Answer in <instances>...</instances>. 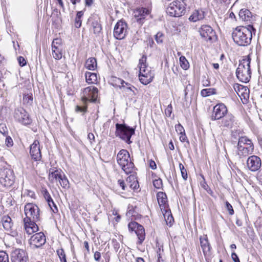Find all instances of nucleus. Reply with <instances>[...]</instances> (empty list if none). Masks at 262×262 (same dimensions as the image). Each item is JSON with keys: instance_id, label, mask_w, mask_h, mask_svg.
I'll return each instance as SVG.
<instances>
[{"instance_id": "obj_1", "label": "nucleus", "mask_w": 262, "mask_h": 262, "mask_svg": "<svg viewBox=\"0 0 262 262\" xmlns=\"http://www.w3.org/2000/svg\"><path fill=\"white\" fill-rule=\"evenodd\" d=\"M26 216L24 219V228L28 234L38 231V227L36 222L40 221V210L38 207L32 203L27 204L24 208Z\"/></svg>"}, {"instance_id": "obj_2", "label": "nucleus", "mask_w": 262, "mask_h": 262, "mask_svg": "<svg viewBox=\"0 0 262 262\" xmlns=\"http://www.w3.org/2000/svg\"><path fill=\"white\" fill-rule=\"evenodd\" d=\"M256 29L253 25L246 27L239 26L235 28L232 33L234 42L239 46H247L250 44L253 35H255Z\"/></svg>"}, {"instance_id": "obj_3", "label": "nucleus", "mask_w": 262, "mask_h": 262, "mask_svg": "<svg viewBox=\"0 0 262 262\" xmlns=\"http://www.w3.org/2000/svg\"><path fill=\"white\" fill-rule=\"evenodd\" d=\"M250 61L251 59L249 57H245L239 61V64L236 69V77L242 82L247 83L251 79Z\"/></svg>"}, {"instance_id": "obj_4", "label": "nucleus", "mask_w": 262, "mask_h": 262, "mask_svg": "<svg viewBox=\"0 0 262 262\" xmlns=\"http://www.w3.org/2000/svg\"><path fill=\"white\" fill-rule=\"evenodd\" d=\"M147 57L143 55L139 60L138 68H139V79L140 81L143 84L146 85L152 80L154 74L151 70L147 68Z\"/></svg>"}, {"instance_id": "obj_5", "label": "nucleus", "mask_w": 262, "mask_h": 262, "mask_svg": "<svg viewBox=\"0 0 262 262\" xmlns=\"http://www.w3.org/2000/svg\"><path fill=\"white\" fill-rule=\"evenodd\" d=\"M15 180V176L12 169L7 167L0 169V184L4 187L12 186Z\"/></svg>"}, {"instance_id": "obj_6", "label": "nucleus", "mask_w": 262, "mask_h": 262, "mask_svg": "<svg viewBox=\"0 0 262 262\" xmlns=\"http://www.w3.org/2000/svg\"><path fill=\"white\" fill-rule=\"evenodd\" d=\"M117 162L122 170L126 173H131V158L129 152L125 149L121 150L117 155Z\"/></svg>"}, {"instance_id": "obj_7", "label": "nucleus", "mask_w": 262, "mask_h": 262, "mask_svg": "<svg viewBox=\"0 0 262 262\" xmlns=\"http://www.w3.org/2000/svg\"><path fill=\"white\" fill-rule=\"evenodd\" d=\"M98 90L93 86H89L83 90L81 96V101L84 104L88 102H95L98 97Z\"/></svg>"}, {"instance_id": "obj_8", "label": "nucleus", "mask_w": 262, "mask_h": 262, "mask_svg": "<svg viewBox=\"0 0 262 262\" xmlns=\"http://www.w3.org/2000/svg\"><path fill=\"white\" fill-rule=\"evenodd\" d=\"M185 11L184 5L179 1H173L171 3L167 8V13L170 16L179 17L182 16Z\"/></svg>"}, {"instance_id": "obj_9", "label": "nucleus", "mask_w": 262, "mask_h": 262, "mask_svg": "<svg viewBox=\"0 0 262 262\" xmlns=\"http://www.w3.org/2000/svg\"><path fill=\"white\" fill-rule=\"evenodd\" d=\"M116 135L126 142L129 144L131 142V128L125 124L117 123L116 124Z\"/></svg>"}, {"instance_id": "obj_10", "label": "nucleus", "mask_w": 262, "mask_h": 262, "mask_svg": "<svg viewBox=\"0 0 262 262\" xmlns=\"http://www.w3.org/2000/svg\"><path fill=\"white\" fill-rule=\"evenodd\" d=\"M14 117L17 121L24 125H29L32 121L28 113L22 107L15 110Z\"/></svg>"}, {"instance_id": "obj_11", "label": "nucleus", "mask_w": 262, "mask_h": 262, "mask_svg": "<svg viewBox=\"0 0 262 262\" xmlns=\"http://www.w3.org/2000/svg\"><path fill=\"white\" fill-rule=\"evenodd\" d=\"M151 10V8L135 7L133 14L136 21L140 25H142L146 16L150 13Z\"/></svg>"}, {"instance_id": "obj_12", "label": "nucleus", "mask_w": 262, "mask_h": 262, "mask_svg": "<svg viewBox=\"0 0 262 262\" xmlns=\"http://www.w3.org/2000/svg\"><path fill=\"white\" fill-rule=\"evenodd\" d=\"M228 113V110L223 103H219L213 107L211 119L212 120H219L223 118Z\"/></svg>"}, {"instance_id": "obj_13", "label": "nucleus", "mask_w": 262, "mask_h": 262, "mask_svg": "<svg viewBox=\"0 0 262 262\" xmlns=\"http://www.w3.org/2000/svg\"><path fill=\"white\" fill-rule=\"evenodd\" d=\"M127 25L122 21H118L115 25L114 29V36L118 39L124 38L126 33Z\"/></svg>"}, {"instance_id": "obj_14", "label": "nucleus", "mask_w": 262, "mask_h": 262, "mask_svg": "<svg viewBox=\"0 0 262 262\" xmlns=\"http://www.w3.org/2000/svg\"><path fill=\"white\" fill-rule=\"evenodd\" d=\"M46 242V236L42 232L33 235L30 239V245L35 248L40 247Z\"/></svg>"}, {"instance_id": "obj_15", "label": "nucleus", "mask_w": 262, "mask_h": 262, "mask_svg": "<svg viewBox=\"0 0 262 262\" xmlns=\"http://www.w3.org/2000/svg\"><path fill=\"white\" fill-rule=\"evenodd\" d=\"M247 165L250 170L251 171H256L258 170L261 166V159L256 156H251L248 158Z\"/></svg>"}, {"instance_id": "obj_16", "label": "nucleus", "mask_w": 262, "mask_h": 262, "mask_svg": "<svg viewBox=\"0 0 262 262\" xmlns=\"http://www.w3.org/2000/svg\"><path fill=\"white\" fill-rule=\"evenodd\" d=\"M30 154L32 158L35 161H40L41 159V154L39 142L38 140H34L30 147Z\"/></svg>"}, {"instance_id": "obj_17", "label": "nucleus", "mask_w": 262, "mask_h": 262, "mask_svg": "<svg viewBox=\"0 0 262 262\" xmlns=\"http://www.w3.org/2000/svg\"><path fill=\"white\" fill-rule=\"evenodd\" d=\"M200 34L205 40H211L215 36V32L209 25H202L199 29Z\"/></svg>"}, {"instance_id": "obj_18", "label": "nucleus", "mask_w": 262, "mask_h": 262, "mask_svg": "<svg viewBox=\"0 0 262 262\" xmlns=\"http://www.w3.org/2000/svg\"><path fill=\"white\" fill-rule=\"evenodd\" d=\"M11 259L12 262H27V254L22 249H16L12 253Z\"/></svg>"}, {"instance_id": "obj_19", "label": "nucleus", "mask_w": 262, "mask_h": 262, "mask_svg": "<svg viewBox=\"0 0 262 262\" xmlns=\"http://www.w3.org/2000/svg\"><path fill=\"white\" fill-rule=\"evenodd\" d=\"M134 231L141 244L145 239V230L144 227L136 222L132 221V232Z\"/></svg>"}, {"instance_id": "obj_20", "label": "nucleus", "mask_w": 262, "mask_h": 262, "mask_svg": "<svg viewBox=\"0 0 262 262\" xmlns=\"http://www.w3.org/2000/svg\"><path fill=\"white\" fill-rule=\"evenodd\" d=\"M238 149V155L240 157H246L253 153L254 150V145L252 142H249L248 145L241 147V148Z\"/></svg>"}, {"instance_id": "obj_21", "label": "nucleus", "mask_w": 262, "mask_h": 262, "mask_svg": "<svg viewBox=\"0 0 262 262\" xmlns=\"http://www.w3.org/2000/svg\"><path fill=\"white\" fill-rule=\"evenodd\" d=\"M63 174L61 169H58L56 168H50L49 170V179L53 183L55 181L57 182L59 179H61V177Z\"/></svg>"}, {"instance_id": "obj_22", "label": "nucleus", "mask_w": 262, "mask_h": 262, "mask_svg": "<svg viewBox=\"0 0 262 262\" xmlns=\"http://www.w3.org/2000/svg\"><path fill=\"white\" fill-rule=\"evenodd\" d=\"M205 13L202 9H197L193 11L189 17V20L193 23L201 21L205 18Z\"/></svg>"}, {"instance_id": "obj_23", "label": "nucleus", "mask_w": 262, "mask_h": 262, "mask_svg": "<svg viewBox=\"0 0 262 262\" xmlns=\"http://www.w3.org/2000/svg\"><path fill=\"white\" fill-rule=\"evenodd\" d=\"M234 122V117L231 114H227L222 118V126L228 128L232 127Z\"/></svg>"}, {"instance_id": "obj_24", "label": "nucleus", "mask_w": 262, "mask_h": 262, "mask_svg": "<svg viewBox=\"0 0 262 262\" xmlns=\"http://www.w3.org/2000/svg\"><path fill=\"white\" fill-rule=\"evenodd\" d=\"M200 244L204 255H206L210 251V245L208 242L207 235L200 237Z\"/></svg>"}, {"instance_id": "obj_25", "label": "nucleus", "mask_w": 262, "mask_h": 262, "mask_svg": "<svg viewBox=\"0 0 262 262\" xmlns=\"http://www.w3.org/2000/svg\"><path fill=\"white\" fill-rule=\"evenodd\" d=\"M239 17L243 21H251L252 15L251 12L247 9H242L239 12Z\"/></svg>"}, {"instance_id": "obj_26", "label": "nucleus", "mask_w": 262, "mask_h": 262, "mask_svg": "<svg viewBox=\"0 0 262 262\" xmlns=\"http://www.w3.org/2000/svg\"><path fill=\"white\" fill-rule=\"evenodd\" d=\"M43 195L45 199L48 202V203L51 209L52 210L53 212L54 213L57 212L58 211L57 207L53 201L50 193L47 190L45 191Z\"/></svg>"}, {"instance_id": "obj_27", "label": "nucleus", "mask_w": 262, "mask_h": 262, "mask_svg": "<svg viewBox=\"0 0 262 262\" xmlns=\"http://www.w3.org/2000/svg\"><path fill=\"white\" fill-rule=\"evenodd\" d=\"M2 222L3 227L6 230L9 231L11 229L13 223L11 218L8 215L3 216Z\"/></svg>"}, {"instance_id": "obj_28", "label": "nucleus", "mask_w": 262, "mask_h": 262, "mask_svg": "<svg viewBox=\"0 0 262 262\" xmlns=\"http://www.w3.org/2000/svg\"><path fill=\"white\" fill-rule=\"evenodd\" d=\"M85 78L86 82L88 84H94L96 83L97 82V76L96 73L86 72L85 73Z\"/></svg>"}, {"instance_id": "obj_29", "label": "nucleus", "mask_w": 262, "mask_h": 262, "mask_svg": "<svg viewBox=\"0 0 262 262\" xmlns=\"http://www.w3.org/2000/svg\"><path fill=\"white\" fill-rule=\"evenodd\" d=\"M134 6L151 8V2L150 0H135Z\"/></svg>"}, {"instance_id": "obj_30", "label": "nucleus", "mask_w": 262, "mask_h": 262, "mask_svg": "<svg viewBox=\"0 0 262 262\" xmlns=\"http://www.w3.org/2000/svg\"><path fill=\"white\" fill-rule=\"evenodd\" d=\"M85 67L90 70H95L97 67V61L94 57L89 58L85 63Z\"/></svg>"}, {"instance_id": "obj_31", "label": "nucleus", "mask_w": 262, "mask_h": 262, "mask_svg": "<svg viewBox=\"0 0 262 262\" xmlns=\"http://www.w3.org/2000/svg\"><path fill=\"white\" fill-rule=\"evenodd\" d=\"M92 30L96 36L100 35L102 30V26L98 20H94L92 23Z\"/></svg>"}, {"instance_id": "obj_32", "label": "nucleus", "mask_w": 262, "mask_h": 262, "mask_svg": "<svg viewBox=\"0 0 262 262\" xmlns=\"http://www.w3.org/2000/svg\"><path fill=\"white\" fill-rule=\"evenodd\" d=\"M52 54L53 58L56 60H59L62 58V48H52Z\"/></svg>"}, {"instance_id": "obj_33", "label": "nucleus", "mask_w": 262, "mask_h": 262, "mask_svg": "<svg viewBox=\"0 0 262 262\" xmlns=\"http://www.w3.org/2000/svg\"><path fill=\"white\" fill-rule=\"evenodd\" d=\"M157 198L158 203L160 206L164 205L167 202V196L164 192H159L157 194Z\"/></svg>"}, {"instance_id": "obj_34", "label": "nucleus", "mask_w": 262, "mask_h": 262, "mask_svg": "<svg viewBox=\"0 0 262 262\" xmlns=\"http://www.w3.org/2000/svg\"><path fill=\"white\" fill-rule=\"evenodd\" d=\"M252 141L248 139L246 137H241L239 138L238 144H237V148H241L242 146L244 145H248L249 142H251Z\"/></svg>"}, {"instance_id": "obj_35", "label": "nucleus", "mask_w": 262, "mask_h": 262, "mask_svg": "<svg viewBox=\"0 0 262 262\" xmlns=\"http://www.w3.org/2000/svg\"><path fill=\"white\" fill-rule=\"evenodd\" d=\"M164 218L165 220V221L166 222V224L169 225L170 227L171 226V225L173 224V222L174 221L173 218L172 216V214L170 212L166 211L165 213L164 214Z\"/></svg>"}, {"instance_id": "obj_36", "label": "nucleus", "mask_w": 262, "mask_h": 262, "mask_svg": "<svg viewBox=\"0 0 262 262\" xmlns=\"http://www.w3.org/2000/svg\"><path fill=\"white\" fill-rule=\"evenodd\" d=\"M58 182L63 188H67L69 187V181L64 174L61 177V179H59Z\"/></svg>"}, {"instance_id": "obj_37", "label": "nucleus", "mask_w": 262, "mask_h": 262, "mask_svg": "<svg viewBox=\"0 0 262 262\" xmlns=\"http://www.w3.org/2000/svg\"><path fill=\"white\" fill-rule=\"evenodd\" d=\"M180 63L181 67L184 70H187L189 67V62L186 58L183 56L180 57Z\"/></svg>"}, {"instance_id": "obj_38", "label": "nucleus", "mask_w": 262, "mask_h": 262, "mask_svg": "<svg viewBox=\"0 0 262 262\" xmlns=\"http://www.w3.org/2000/svg\"><path fill=\"white\" fill-rule=\"evenodd\" d=\"M56 252L61 262H67L66 253L62 248L57 250Z\"/></svg>"}, {"instance_id": "obj_39", "label": "nucleus", "mask_w": 262, "mask_h": 262, "mask_svg": "<svg viewBox=\"0 0 262 262\" xmlns=\"http://www.w3.org/2000/svg\"><path fill=\"white\" fill-rule=\"evenodd\" d=\"M179 168L181 170V173L183 179L184 180H186L188 178L186 169L184 167V165L181 163H179Z\"/></svg>"}, {"instance_id": "obj_40", "label": "nucleus", "mask_w": 262, "mask_h": 262, "mask_svg": "<svg viewBox=\"0 0 262 262\" xmlns=\"http://www.w3.org/2000/svg\"><path fill=\"white\" fill-rule=\"evenodd\" d=\"M62 48V40L60 38H56L54 39L52 42V48Z\"/></svg>"}, {"instance_id": "obj_41", "label": "nucleus", "mask_w": 262, "mask_h": 262, "mask_svg": "<svg viewBox=\"0 0 262 262\" xmlns=\"http://www.w3.org/2000/svg\"><path fill=\"white\" fill-rule=\"evenodd\" d=\"M0 262H9L8 255L4 251H0Z\"/></svg>"}, {"instance_id": "obj_42", "label": "nucleus", "mask_w": 262, "mask_h": 262, "mask_svg": "<svg viewBox=\"0 0 262 262\" xmlns=\"http://www.w3.org/2000/svg\"><path fill=\"white\" fill-rule=\"evenodd\" d=\"M82 106H80L79 105H76L75 107V111L76 112H82L83 113H85L87 112L88 106H87V103L84 104L82 102Z\"/></svg>"}, {"instance_id": "obj_43", "label": "nucleus", "mask_w": 262, "mask_h": 262, "mask_svg": "<svg viewBox=\"0 0 262 262\" xmlns=\"http://www.w3.org/2000/svg\"><path fill=\"white\" fill-rule=\"evenodd\" d=\"M213 94V90L211 89H203L201 92V95L203 97H207Z\"/></svg>"}, {"instance_id": "obj_44", "label": "nucleus", "mask_w": 262, "mask_h": 262, "mask_svg": "<svg viewBox=\"0 0 262 262\" xmlns=\"http://www.w3.org/2000/svg\"><path fill=\"white\" fill-rule=\"evenodd\" d=\"M0 133L4 136H6L8 134V128L5 123L0 124Z\"/></svg>"}, {"instance_id": "obj_45", "label": "nucleus", "mask_w": 262, "mask_h": 262, "mask_svg": "<svg viewBox=\"0 0 262 262\" xmlns=\"http://www.w3.org/2000/svg\"><path fill=\"white\" fill-rule=\"evenodd\" d=\"M164 35L162 33L159 32L155 35V40L158 43H162L163 41Z\"/></svg>"}, {"instance_id": "obj_46", "label": "nucleus", "mask_w": 262, "mask_h": 262, "mask_svg": "<svg viewBox=\"0 0 262 262\" xmlns=\"http://www.w3.org/2000/svg\"><path fill=\"white\" fill-rule=\"evenodd\" d=\"M153 185L157 189H160L162 187V181L161 179H155L153 181Z\"/></svg>"}, {"instance_id": "obj_47", "label": "nucleus", "mask_w": 262, "mask_h": 262, "mask_svg": "<svg viewBox=\"0 0 262 262\" xmlns=\"http://www.w3.org/2000/svg\"><path fill=\"white\" fill-rule=\"evenodd\" d=\"M133 186V190L134 192H140V188L139 184V182L137 180H136L134 181L133 182H132V187Z\"/></svg>"}, {"instance_id": "obj_48", "label": "nucleus", "mask_w": 262, "mask_h": 262, "mask_svg": "<svg viewBox=\"0 0 262 262\" xmlns=\"http://www.w3.org/2000/svg\"><path fill=\"white\" fill-rule=\"evenodd\" d=\"M23 101L24 103H31L33 101L32 96L28 94L25 95L23 97Z\"/></svg>"}, {"instance_id": "obj_49", "label": "nucleus", "mask_w": 262, "mask_h": 262, "mask_svg": "<svg viewBox=\"0 0 262 262\" xmlns=\"http://www.w3.org/2000/svg\"><path fill=\"white\" fill-rule=\"evenodd\" d=\"M225 205L226 208L228 211L230 215H233L234 214V210L233 209L232 205L228 201H226L225 202Z\"/></svg>"}, {"instance_id": "obj_50", "label": "nucleus", "mask_w": 262, "mask_h": 262, "mask_svg": "<svg viewBox=\"0 0 262 262\" xmlns=\"http://www.w3.org/2000/svg\"><path fill=\"white\" fill-rule=\"evenodd\" d=\"M6 144L8 147H11L13 145V141L10 136H7L6 139Z\"/></svg>"}, {"instance_id": "obj_51", "label": "nucleus", "mask_w": 262, "mask_h": 262, "mask_svg": "<svg viewBox=\"0 0 262 262\" xmlns=\"http://www.w3.org/2000/svg\"><path fill=\"white\" fill-rule=\"evenodd\" d=\"M175 128L176 131L179 134L184 133L185 132L183 127L180 124L176 125Z\"/></svg>"}, {"instance_id": "obj_52", "label": "nucleus", "mask_w": 262, "mask_h": 262, "mask_svg": "<svg viewBox=\"0 0 262 262\" xmlns=\"http://www.w3.org/2000/svg\"><path fill=\"white\" fill-rule=\"evenodd\" d=\"M18 61L19 62V64L21 67H23L26 64V61L25 58L22 56H19L18 58Z\"/></svg>"}, {"instance_id": "obj_53", "label": "nucleus", "mask_w": 262, "mask_h": 262, "mask_svg": "<svg viewBox=\"0 0 262 262\" xmlns=\"http://www.w3.org/2000/svg\"><path fill=\"white\" fill-rule=\"evenodd\" d=\"M172 112V106L171 105H168L165 111V114L167 116L170 117Z\"/></svg>"}, {"instance_id": "obj_54", "label": "nucleus", "mask_w": 262, "mask_h": 262, "mask_svg": "<svg viewBox=\"0 0 262 262\" xmlns=\"http://www.w3.org/2000/svg\"><path fill=\"white\" fill-rule=\"evenodd\" d=\"M81 26V20L80 18H75V26L77 28H79Z\"/></svg>"}, {"instance_id": "obj_55", "label": "nucleus", "mask_w": 262, "mask_h": 262, "mask_svg": "<svg viewBox=\"0 0 262 262\" xmlns=\"http://www.w3.org/2000/svg\"><path fill=\"white\" fill-rule=\"evenodd\" d=\"M231 257L234 262H240L239 259L237 255L235 252H232L231 254Z\"/></svg>"}, {"instance_id": "obj_56", "label": "nucleus", "mask_w": 262, "mask_h": 262, "mask_svg": "<svg viewBox=\"0 0 262 262\" xmlns=\"http://www.w3.org/2000/svg\"><path fill=\"white\" fill-rule=\"evenodd\" d=\"M88 138L91 144H92L95 141V136L93 133H89L88 135Z\"/></svg>"}, {"instance_id": "obj_57", "label": "nucleus", "mask_w": 262, "mask_h": 262, "mask_svg": "<svg viewBox=\"0 0 262 262\" xmlns=\"http://www.w3.org/2000/svg\"><path fill=\"white\" fill-rule=\"evenodd\" d=\"M94 257L95 260L99 261L101 257V253L99 252L96 251L95 252Z\"/></svg>"}, {"instance_id": "obj_58", "label": "nucleus", "mask_w": 262, "mask_h": 262, "mask_svg": "<svg viewBox=\"0 0 262 262\" xmlns=\"http://www.w3.org/2000/svg\"><path fill=\"white\" fill-rule=\"evenodd\" d=\"M257 179L259 183L262 184V169L260 170L257 173Z\"/></svg>"}, {"instance_id": "obj_59", "label": "nucleus", "mask_w": 262, "mask_h": 262, "mask_svg": "<svg viewBox=\"0 0 262 262\" xmlns=\"http://www.w3.org/2000/svg\"><path fill=\"white\" fill-rule=\"evenodd\" d=\"M149 167L152 169H155L157 168V165H156V164L155 163V162L154 161H152V160H150L149 161Z\"/></svg>"}, {"instance_id": "obj_60", "label": "nucleus", "mask_w": 262, "mask_h": 262, "mask_svg": "<svg viewBox=\"0 0 262 262\" xmlns=\"http://www.w3.org/2000/svg\"><path fill=\"white\" fill-rule=\"evenodd\" d=\"M118 82L120 83L121 84L122 87H125V85L124 84H125L126 85L128 86L130 85L129 83L125 82L124 80L121 79H118Z\"/></svg>"}, {"instance_id": "obj_61", "label": "nucleus", "mask_w": 262, "mask_h": 262, "mask_svg": "<svg viewBox=\"0 0 262 262\" xmlns=\"http://www.w3.org/2000/svg\"><path fill=\"white\" fill-rule=\"evenodd\" d=\"M181 135L180 136V140L181 142H185L187 140V137L185 134L184 133L180 134Z\"/></svg>"}, {"instance_id": "obj_62", "label": "nucleus", "mask_w": 262, "mask_h": 262, "mask_svg": "<svg viewBox=\"0 0 262 262\" xmlns=\"http://www.w3.org/2000/svg\"><path fill=\"white\" fill-rule=\"evenodd\" d=\"M118 183L120 186L122 187V189H125V183L123 180H118Z\"/></svg>"}, {"instance_id": "obj_63", "label": "nucleus", "mask_w": 262, "mask_h": 262, "mask_svg": "<svg viewBox=\"0 0 262 262\" xmlns=\"http://www.w3.org/2000/svg\"><path fill=\"white\" fill-rule=\"evenodd\" d=\"M83 12L82 11H78L77 13V15H76V18H80L81 19V18L83 16Z\"/></svg>"}, {"instance_id": "obj_64", "label": "nucleus", "mask_w": 262, "mask_h": 262, "mask_svg": "<svg viewBox=\"0 0 262 262\" xmlns=\"http://www.w3.org/2000/svg\"><path fill=\"white\" fill-rule=\"evenodd\" d=\"M168 147H169V148L170 149V150H173L174 149V145L173 144V142L171 140L169 144H168Z\"/></svg>"}]
</instances>
